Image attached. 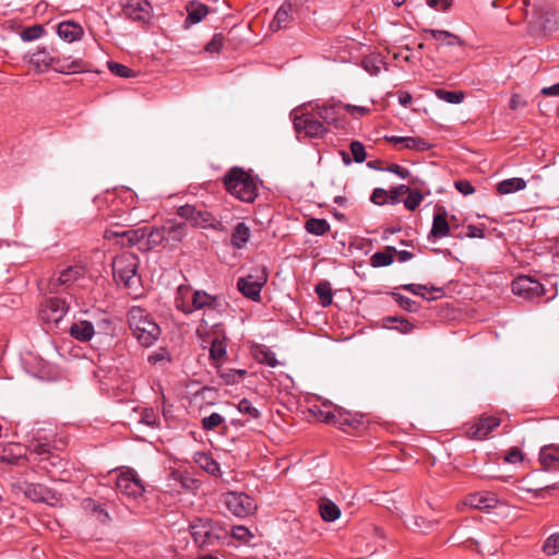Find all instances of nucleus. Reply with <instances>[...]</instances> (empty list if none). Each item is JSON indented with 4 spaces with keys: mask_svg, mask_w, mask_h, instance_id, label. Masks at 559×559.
<instances>
[{
    "mask_svg": "<svg viewBox=\"0 0 559 559\" xmlns=\"http://www.w3.org/2000/svg\"><path fill=\"white\" fill-rule=\"evenodd\" d=\"M189 532L195 546L211 550L229 544V531L219 521L211 518H194L189 522Z\"/></svg>",
    "mask_w": 559,
    "mask_h": 559,
    "instance_id": "obj_1",
    "label": "nucleus"
},
{
    "mask_svg": "<svg viewBox=\"0 0 559 559\" xmlns=\"http://www.w3.org/2000/svg\"><path fill=\"white\" fill-rule=\"evenodd\" d=\"M223 185L228 193L241 202L252 203L258 197L255 179L241 167H231L224 175Z\"/></svg>",
    "mask_w": 559,
    "mask_h": 559,
    "instance_id": "obj_2",
    "label": "nucleus"
},
{
    "mask_svg": "<svg viewBox=\"0 0 559 559\" xmlns=\"http://www.w3.org/2000/svg\"><path fill=\"white\" fill-rule=\"evenodd\" d=\"M116 489L121 496L120 499L128 508L131 509L139 506L140 478L134 469L126 467L119 471L116 476Z\"/></svg>",
    "mask_w": 559,
    "mask_h": 559,
    "instance_id": "obj_3",
    "label": "nucleus"
},
{
    "mask_svg": "<svg viewBox=\"0 0 559 559\" xmlns=\"http://www.w3.org/2000/svg\"><path fill=\"white\" fill-rule=\"evenodd\" d=\"M558 17L554 5L547 1H540L534 5L533 17L530 22L531 32L550 34L557 31Z\"/></svg>",
    "mask_w": 559,
    "mask_h": 559,
    "instance_id": "obj_4",
    "label": "nucleus"
},
{
    "mask_svg": "<svg viewBox=\"0 0 559 559\" xmlns=\"http://www.w3.org/2000/svg\"><path fill=\"white\" fill-rule=\"evenodd\" d=\"M312 110L328 128L331 127L336 131L346 130L348 120L344 114V104L341 102H326L322 105L316 104Z\"/></svg>",
    "mask_w": 559,
    "mask_h": 559,
    "instance_id": "obj_5",
    "label": "nucleus"
},
{
    "mask_svg": "<svg viewBox=\"0 0 559 559\" xmlns=\"http://www.w3.org/2000/svg\"><path fill=\"white\" fill-rule=\"evenodd\" d=\"M293 123L295 131L300 134L305 133L308 138L322 139L329 132V128L316 116V112H294Z\"/></svg>",
    "mask_w": 559,
    "mask_h": 559,
    "instance_id": "obj_6",
    "label": "nucleus"
},
{
    "mask_svg": "<svg viewBox=\"0 0 559 559\" xmlns=\"http://www.w3.org/2000/svg\"><path fill=\"white\" fill-rule=\"evenodd\" d=\"M139 260L133 253H123L112 263L114 276L117 282L123 283L126 288L131 287V283H140V276L136 275Z\"/></svg>",
    "mask_w": 559,
    "mask_h": 559,
    "instance_id": "obj_7",
    "label": "nucleus"
},
{
    "mask_svg": "<svg viewBox=\"0 0 559 559\" xmlns=\"http://www.w3.org/2000/svg\"><path fill=\"white\" fill-rule=\"evenodd\" d=\"M267 276L266 267H257L254 273L240 277L237 287L245 297L259 301L261 289L266 284Z\"/></svg>",
    "mask_w": 559,
    "mask_h": 559,
    "instance_id": "obj_8",
    "label": "nucleus"
},
{
    "mask_svg": "<svg viewBox=\"0 0 559 559\" xmlns=\"http://www.w3.org/2000/svg\"><path fill=\"white\" fill-rule=\"evenodd\" d=\"M224 502L233 514L240 518L251 514L257 509L254 500L243 492H227Z\"/></svg>",
    "mask_w": 559,
    "mask_h": 559,
    "instance_id": "obj_9",
    "label": "nucleus"
},
{
    "mask_svg": "<svg viewBox=\"0 0 559 559\" xmlns=\"http://www.w3.org/2000/svg\"><path fill=\"white\" fill-rule=\"evenodd\" d=\"M50 68L58 73H81L90 70L87 62L82 59H72L71 56L53 50Z\"/></svg>",
    "mask_w": 559,
    "mask_h": 559,
    "instance_id": "obj_10",
    "label": "nucleus"
},
{
    "mask_svg": "<svg viewBox=\"0 0 559 559\" xmlns=\"http://www.w3.org/2000/svg\"><path fill=\"white\" fill-rule=\"evenodd\" d=\"M512 292L524 299H534L542 297L545 294V288L543 284L531 276L521 275L512 282Z\"/></svg>",
    "mask_w": 559,
    "mask_h": 559,
    "instance_id": "obj_11",
    "label": "nucleus"
},
{
    "mask_svg": "<svg viewBox=\"0 0 559 559\" xmlns=\"http://www.w3.org/2000/svg\"><path fill=\"white\" fill-rule=\"evenodd\" d=\"M85 275V267L72 265L55 274L48 284L50 293H58L61 287H68Z\"/></svg>",
    "mask_w": 559,
    "mask_h": 559,
    "instance_id": "obj_12",
    "label": "nucleus"
},
{
    "mask_svg": "<svg viewBox=\"0 0 559 559\" xmlns=\"http://www.w3.org/2000/svg\"><path fill=\"white\" fill-rule=\"evenodd\" d=\"M69 304L60 297L48 298L40 310L41 319L47 323L58 324L69 311Z\"/></svg>",
    "mask_w": 559,
    "mask_h": 559,
    "instance_id": "obj_13",
    "label": "nucleus"
},
{
    "mask_svg": "<svg viewBox=\"0 0 559 559\" xmlns=\"http://www.w3.org/2000/svg\"><path fill=\"white\" fill-rule=\"evenodd\" d=\"M500 424L501 419L499 417L484 414L468 426L466 436L473 440H484L493 429L499 427Z\"/></svg>",
    "mask_w": 559,
    "mask_h": 559,
    "instance_id": "obj_14",
    "label": "nucleus"
},
{
    "mask_svg": "<svg viewBox=\"0 0 559 559\" xmlns=\"http://www.w3.org/2000/svg\"><path fill=\"white\" fill-rule=\"evenodd\" d=\"M298 0H286L276 11L272 22L270 23V31L277 32L287 28L295 20L297 13Z\"/></svg>",
    "mask_w": 559,
    "mask_h": 559,
    "instance_id": "obj_15",
    "label": "nucleus"
},
{
    "mask_svg": "<svg viewBox=\"0 0 559 559\" xmlns=\"http://www.w3.org/2000/svg\"><path fill=\"white\" fill-rule=\"evenodd\" d=\"M24 495L34 502H43L49 506H56L60 501V495L57 491L41 484H27Z\"/></svg>",
    "mask_w": 559,
    "mask_h": 559,
    "instance_id": "obj_16",
    "label": "nucleus"
},
{
    "mask_svg": "<svg viewBox=\"0 0 559 559\" xmlns=\"http://www.w3.org/2000/svg\"><path fill=\"white\" fill-rule=\"evenodd\" d=\"M178 215L190 221L193 225L200 227L214 226L216 218L204 209H198L194 205L186 204L178 209Z\"/></svg>",
    "mask_w": 559,
    "mask_h": 559,
    "instance_id": "obj_17",
    "label": "nucleus"
},
{
    "mask_svg": "<svg viewBox=\"0 0 559 559\" xmlns=\"http://www.w3.org/2000/svg\"><path fill=\"white\" fill-rule=\"evenodd\" d=\"M499 500L492 492H475L468 495L465 500V504L471 508L488 511L497 507Z\"/></svg>",
    "mask_w": 559,
    "mask_h": 559,
    "instance_id": "obj_18",
    "label": "nucleus"
},
{
    "mask_svg": "<svg viewBox=\"0 0 559 559\" xmlns=\"http://www.w3.org/2000/svg\"><path fill=\"white\" fill-rule=\"evenodd\" d=\"M447 216L448 213L444 207L440 206L437 209L432 221V227L428 236L429 239L443 238L450 234V225L448 223Z\"/></svg>",
    "mask_w": 559,
    "mask_h": 559,
    "instance_id": "obj_19",
    "label": "nucleus"
},
{
    "mask_svg": "<svg viewBox=\"0 0 559 559\" xmlns=\"http://www.w3.org/2000/svg\"><path fill=\"white\" fill-rule=\"evenodd\" d=\"M539 462L545 471L559 468V445L547 444L539 451Z\"/></svg>",
    "mask_w": 559,
    "mask_h": 559,
    "instance_id": "obj_20",
    "label": "nucleus"
},
{
    "mask_svg": "<svg viewBox=\"0 0 559 559\" xmlns=\"http://www.w3.org/2000/svg\"><path fill=\"white\" fill-rule=\"evenodd\" d=\"M160 334L162 329L155 321L148 317H142V347L152 346Z\"/></svg>",
    "mask_w": 559,
    "mask_h": 559,
    "instance_id": "obj_21",
    "label": "nucleus"
},
{
    "mask_svg": "<svg viewBox=\"0 0 559 559\" xmlns=\"http://www.w3.org/2000/svg\"><path fill=\"white\" fill-rule=\"evenodd\" d=\"M57 33L60 38L68 43L81 39L84 34L83 27L73 21H63L58 24Z\"/></svg>",
    "mask_w": 559,
    "mask_h": 559,
    "instance_id": "obj_22",
    "label": "nucleus"
},
{
    "mask_svg": "<svg viewBox=\"0 0 559 559\" xmlns=\"http://www.w3.org/2000/svg\"><path fill=\"white\" fill-rule=\"evenodd\" d=\"M401 288L420 296L426 300H436L443 295V288L435 286L428 287L421 284H404Z\"/></svg>",
    "mask_w": 559,
    "mask_h": 559,
    "instance_id": "obj_23",
    "label": "nucleus"
},
{
    "mask_svg": "<svg viewBox=\"0 0 559 559\" xmlns=\"http://www.w3.org/2000/svg\"><path fill=\"white\" fill-rule=\"evenodd\" d=\"M69 334L80 342H88L95 334V325L87 320H80L70 326Z\"/></svg>",
    "mask_w": 559,
    "mask_h": 559,
    "instance_id": "obj_24",
    "label": "nucleus"
},
{
    "mask_svg": "<svg viewBox=\"0 0 559 559\" xmlns=\"http://www.w3.org/2000/svg\"><path fill=\"white\" fill-rule=\"evenodd\" d=\"M27 449L31 454L34 453L41 456V461L49 460L51 465H57V461L59 460V457L57 455L51 454V448L48 442L35 438L29 441Z\"/></svg>",
    "mask_w": 559,
    "mask_h": 559,
    "instance_id": "obj_25",
    "label": "nucleus"
},
{
    "mask_svg": "<svg viewBox=\"0 0 559 559\" xmlns=\"http://www.w3.org/2000/svg\"><path fill=\"white\" fill-rule=\"evenodd\" d=\"M53 50L55 49H51L49 51L46 48H38L34 53L31 55L29 63L36 69L37 72H43L50 69Z\"/></svg>",
    "mask_w": 559,
    "mask_h": 559,
    "instance_id": "obj_26",
    "label": "nucleus"
},
{
    "mask_svg": "<svg viewBox=\"0 0 559 559\" xmlns=\"http://www.w3.org/2000/svg\"><path fill=\"white\" fill-rule=\"evenodd\" d=\"M424 32L444 46L453 47L464 45V40L460 36L448 31L428 28L424 29Z\"/></svg>",
    "mask_w": 559,
    "mask_h": 559,
    "instance_id": "obj_27",
    "label": "nucleus"
},
{
    "mask_svg": "<svg viewBox=\"0 0 559 559\" xmlns=\"http://www.w3.org/2000/svg\"><path fill=\"white\" fill-rule=\"evenodd\" d=\"M104 237L106 239H111L114 237L121 238L120 243L122 247H133L140 241L138 229L106 230Z\"/></svg>",
    "mask_w": 559,
    "mask_h": 559,
    "instance_id": "obj_28",
    "label": "nucleus"
},
{
    "mask_svg": "<svg viewBox=\"0 0 559 559\" xmlns=\"http://www.w3.org/2000/svg\"><path fill=\"white\" fill-rule=\"evenodd\" d=\"M251 236L250 228L245 223H238L231 233V245L237 249H242L248 243Z\"/></svg>",
    "mask_w": 559,
    "mask_h": 559,
    "instance_id": "obj_29",
    "label": "nucleus"
},
{
    "mask_svg": "<svg viewBox=\"0 0 559 559\" xmlns=\"http://www.w3.org/2000/svg\"><path fill=\"white\" fill-rule=\"evenodd\" d=\"M194 462L210 475L216 476L219 474L218 463L209 453L197 452L194 454Z\"/></svg>",
    "mask_w": 559,
    "mask_h": 559,
    "instance_id": "obj_30",
    "label": "nucleus"
},
{
    "mask_svg": "<svg viewBox=\"0 0 559 559\" xmlns=\"http://www.w3.org/2000/svg\"><path fill=\"white\" fill-rule=\"evenodd\" d=\"M188 16L186 24H197L209 13V8L200 2L191 1L187 4Z\"/></svg>",
    "mask_w": 559,
    "mask_h": 559,
    "instance_id": "obj_31",
    "label": "nucleus"
},
{
    "mask_svg": "<svg viewBox=\"0 0 559 559\" xmlns=\"http://www.w3.org/2000/svg\"><path fill=\"white\" fill-rule=\"evenodd\" d=\"M396 249L392 246H386L384 250L374 252L370 258V263L373 267L388 266L393 263V257Z\"/></svg>",
    "mask_w": 559,
    "mask_h": 559,
    "instance_id": "obj_32",
    "label": "nucleus"
},
{
    "mask_svg": "<svg viewBox=\"0 0 559 559\" xmlns=\"http://www.w3.org/2000/svg\"><path fill=\"white\" fill-rule=\"evenodd\" d=\"M319 512L323 521L333 522L341 516L340 508L329 499L321 500Z\"/></svg>",
    "mask_w": 559,
    "mask_h": 559,
    "instance_id": "obj_33",
    "label": "nucleus"
},
{
    "mask_svg": "<svg viewBox=\"0 0 559 559\" xmlns=\"http://www.w3.org/2000/svg\"><path fill=\"white\" fill-rule=\"evenodd\" d=\"M526 181L522 178H509L497 185V191L500 194H509L525 189Z\"/></svg>",
    "mask_w": 559,
    "mask_h": 559,
    "instance_id": "obj_34",
    "label": "nucleus"
},
{
    "mask_svg": "<svg viewBox=\"0 0 559 559\" xmlns=\"http://www.w3.org/2000/svg\"><path fill=\"white\" fill-rule=\"evenodd\" d=\"M217 302V297L212 296L203 290H197L192 294V310L203 309L205 307L213 308Z\"/></svg>",
    "mask_w": 559,
    "mask_h": 559,
    "instance_id": "obj_35",
    "label": "nucleus"
},
{
    "mask_svg": "<svg viewBox=\"0 0 559 559\" xmlns=\"http://www.w3.org/2000/svg\"><path fill=\"white\" fill-rule=\"evenodd\" d=\"M171 361V354L166 347H159L147 356V362L153 367L164 368Z\"/></svg>",
    "mask_w": 559,
    "mask_h": 559,
    "instance_id": "obj_36",
    "label": "nucleus"
},
{
    "mask_svg": "<svg viewBox=\"0 0 559 559\" xmlns=\"http://www.w3.org/2000/svg\"><path fill=\"white\" fill-rule=\"evenodd\" d=\"M361 67L370 74L378 75L382 69L385 67V62L381 56H368L361 60Z\"/></svg>",
    "mask_w": 559,
    "mask_h": 559,
    "instance_id": "obj_37",
    "label": "nucleus"
},
{
    "mask_svg": "<svg viewBox=\"0 0 559 559\" xmlns=\"http://www.w3.org/2000/svg\"><path fill=\"white\" fill-rule=\"evenodd\" d=\"M306 230L316 236H322L330 230V224L324 218H310L306 222Z\"/></svg>",
    "mask_w": 559,
    "mask_h": 559,
    "instance_id": "obj_38",
    "label": "nucleus"
},
{
    "mask_svg": "<svg viewBox=\"0 0 559 559\" xmlns=\"http://www.w3.org/2000/svg\"><path fill=\"white\" fill-rule=\"evenodd\" d=\"M147 227H142V239L146 237V250H151L154 247L160 245L165 239L164 228H154L147 235Z\"/></svg>",
    "mask_w": 559,
    "mask_h": 559,
    "instance_id": "obj_39",
    "label": "nucleus"
},
{
    "mask_svg": "<svg viewBox=\"0 0 559 559\" xmlns=\"http://www.w3.org/2000/svg\"><path fill=\"white\" fill-rule=\"evenodd\" d=\"M46 31L41 24H34L32 26L24 27L20 32V37L24 41H33L45 35Z\"/></svg>",
    "mask_w": 559,
    "mask_h": 559,
    "instance_id": "obj_40",
    "label": "nucleus"
},
{
    "mask_svg": "<svg viewBox=\"0 0 559 559\" xmlns=\"http://www.w3.org/2000/svg\"><path fill=\"white\" fill-rule=\"evenodd\" d=\"M314 290H316L317 295L319 296V298L321 300V305L323 307H328L332 304V299H333L332 288H331V285L329 282H326V281L319 282L316 285Z\"/></svg>",
    "mask_w": 559,
    "mask_h": 559,
    "instance_id": "obj_41",
    "label": "nucleus"
},
{
    "mask_svg": "<svg viewBox=\"0 0 559 559\" xmlns=\"http://www.w3.org/2000/svg\"><path fill=\"white\" fill-rule=\"evenodd\" d=\"M435 94L439 99L449 104H460L464 99V93L461 91H447L443 88H438L436 90Z\"/></svg>",
    "mask_w": 559,
    "mask_h": 559,
    "instance_id": "obj_42",
    "label": "nucleus"
},
{
    "mask_svg": "<svg viewBox=\"0 0 559 559\" xmlns=\"http://www.w3.org/2000/svg\"><path fill=\"white\" fill-rule=\"evenodd\" d=\"M189 293L190 287L187 285H180L177 289L176 307L186 314L192 312L191 306L185 300Z\"/></svg>",
    "mask_w": 559,
    "mask_h": 559,
    "instance_id": "obj_43",
    "label": "nucleus"
},
{
    "mask_svg": "<svg viewBox=\"0 0 559 559\" xmlns=\"http://www.w3.org/2000/svg\"><path fill=\"white\" fill-rule=\"evenodd\" d=\"M390 296L396 301V304L407 312H417L419 310V305L413 299L403 296L399 293L392 292Z\"/></svg>",
    "mask_w": 559,
    "mask_h": 559,
    "instance_id": "obj_44",
    "label": "nucleus"
},
{
    "mask_svg": "<svg viewBox=\"0 0 559 559\" xmlns=\"http://www.w3.org/2000/svg\"><path fill=\"white\" fill-rule=\"evenodd\" d=\"M128 323L133 336L140 341V307L133 306L128 311Z\"/></svg>",
    "mask_w": 559,
    "mask_h": 559,
    "instance_id": "obj_45",
    "label": "nucleus"
},
{
    "mask_svg": "<svg viewBox=\"0 0 559 559\" xmlns=\"http://www.w3.org/2000/svg\"><path fill=\"white\" fill-rule=\"evenodd\" d=\"M122 13L127 19L140 21V0H126L122 5Z\"/></svg>",
    "mask_w": 559,
    "mask_h": 559,
    "instance_id": "obj_46",
    "label": "nucleus"
},
{
    "mask_svg": "<svg viewBox=\"0 0 559 559\" xmlns=\"http://www.w3.org/2000/svg\"><path fill=\"white\" fill-rule=\"evenodd\" d=\"M230 537L234 539H237L243 544H248L253 538V534L246 526L235 525L229 531V538Z\"/></svg>",
    "mask_w": 559,
    "mask_h": 559,
    "instance_id": "obj_47",
    "label": "nucleus"
},
{
    "mask_svg": "<svg viewBox=\"0 0 559 559\" xmlns=\"http://www.w3.org/2000/svg\"><path fill=\"white\" fill-rule=\"evenodd\" d=\"M385 321L386 322H396L397 325L394 326V329L403 334L411 333L415 328V325L413 323H411L407 319L402 318V317H388V318H385Z\"/></svg>",
    "mask_w": 559,
    "mask_h": 559,
    "instance_id": "obj_48",
    "label": "nucleus"
},
{
    "mask_svg": "<svg viewBox=\"0 0 559 559\" xmlns=\"http://www.w3.org/2000/svg\"><path fill=\"white\" fill-rule=\"evenodd\" d=\"M322 406L323 407L314 406L311 409V413L317 420L331 425V420L333 417L332 409L328 408L326 404H323Z\"/></svg>",
    "mask_w": 559,
    "mask_h": 559,
    "instance_id": "obj_49",
    "label": "nucleus"
},
{
    "mask_svg": "<svg viewBox=\"0 0 559 559\" xmlns=\"http://www.w3.org/2000/svg\"><path fill=\"white\" fill-rule=\"evenodd\" d=\"M226 355V345L224 341L215 337L211 343L210 356L211 358L218 360Z\"/></svg>",
    "mask_w": 559,
    "mask_h": 559,
    "instance_id": "obj_50",
    "label": "nucleus"
},
{
    "mask_svg": "<svg viewBox=\"0 0 559 559\" xmlns=\"http://www.w3.org/2000/svg\"><path fill=\"white\" fill-rule=\"evenodd\" d=\"M82 504L84 509L92 510L94 513L98 514V519L103 523H105L109 518L108 513L99 504H97L95 500L91 498L83 500Z\"/></svg>",
    "mask_w": 559,
    "mask_h": 559,
    "instance_id": "obj_51",
    "label": "nucleus"
},
{
    "mask_svg": "<svg viewBox=\"0 0 559 559\" xmlns=\"http://www.w3.org/2000/svg\"><path fill=\"white\" fill-rule=\"evenodd\" d=\"M406 193H407L408 195H407V198L404 200V205H405V207H406L407 210H409V211H415V210L419 206V204L421 203V201H423L424 197H423V194H421L419 191H417V190L413 191V190H411V189H409V191H408V192H406Z\"/></svg>",
    "mask_w": 559,
    "mask_h": 559,
    "instance_id": "obj_52",
    "label": "nucleus"
},
{
    "mask_svg": "<svg viewBox=\"0 0 559 559\" xmlns=\"http://www.w3.org/2000/svg\"><path fill=\"white\" fill-rule=\"evenodd\" d=\"M224 423V417L218 413H212L202 419V428L204 430H214Z\"/></svg>",
    "mask_w": 559,
    "mask_h": 559,
    "instance_id": "obj_53",
    "label": "nucleus"
},
{
    "mask_svg": "<svg viewBox=\"0 0 559 559\" xmlns=\"http://www.w3.org/2000/svg\"><path fill=\"white\" fill-rule=\"evenodd\" d=\"M404 147L417 152H424L430 148V144L423 138L407 136L406 144Z\"/></svg>",
    "mask_w": 559,
    "mask_h": 559,
    "instance_id": "obj_54",
    "label": "nucleus"
},
{
    "mask_svg": "<svg viewBox=\"0 0 559 559\" xmlns=\"http://www.w3.org/2000/svg\"><path fill=\"white\" fill-rule=\"evenodd\" d=\"M544 552L554 556L559 552V533L550 535L544 543Z\"/></svg>",
    "mask_w": 559,
    "mask_h": 559,
    "instance_id": "obj_55",
    "label": "nucleus"
},
{
    "mask_svg": "<svg viewBox=\"0 0 559 559\" xmlns=\"http://www.w3.org/2000/svg\"><path fill=\"white\" fill-rule=\"evenodd\" d=\"M108 69L110 70V72L120 78H130L135 75L131 69H129L124 64L115 61L108 62Z\"/></svg>",
    "mask_w": 559,
    "mask_h": 559,
    "instance_id": "obj_56",
    "label": "nucleus"
},
{
    "mask_svg": "<svg viewBox=\"0 0 559 559\" xmlns=\"http://www.w3.org/2000/svg\"><path fill=\"white\" fill-rule=\"evenodd\" d=\"M350 153L356 163H362L366 160L367 154L365 146L359 141H353L349 145Z\"/></svg>",
    "mask_w": 559,
    "mask_h": 559,
    "instance_id": "obj_57",
    "label": "nucleus"
},
{
    "mask_svg": "<svg viewBox=\"0 0 559 559\" xmlns=\"http://www.w3.org/2000/svg\"><path fill=\"white\" fill-rule=\"evenodd\" d=\"M225 37L222 33H216L213 35L212 39L206 44L205 51L210 53L219 52L224 45Z\"/></svg>",
    "mask_w": 559,
    "mask_h": 559,
    "instance_id": "obj_58",
    "label": "nucleus"
},
{
    "mask_svg": "<svg viewBox=\"0 0 559 559\" xmlns=\"http://www.w3.org/2000/svg\"><path fill=\"white\" fill-rule=\"evenodd\" d=\"M247 374L246 370L242 369H229L227 372H223L221 376L225 379L227 384H234L239 382Z\"/></svg>",
    "mask_w": 559,
    "mask_h": 559,
    "instance_id": "obj_59",
    "label": "nucleus"
},
{
    "mask_svg": "<svg viewBox=\"0 0 559 559\" xmlns=\"http://www.w3.org/2000/svg\"><path fill=\"white\" fill-rule=\"evenodd\" d=\"M238 411L242 414H247L249 415L251 418H259L260 417V412L252 405V403L247 400V399H242L239 403H238Z\"/></svg>",
    "mask_w": 559,
    "mask_h": 559,
    "instance_id": "obj_60",
    "label": "nucleus"
},
{
    "mask_svg": "<svg viewBox=\"0 0 559 559\" xmlns=\"http://www.w3.org/2000/svg\"><path fill=\"white\" fill-rule=\"evenodd\" d=\"M332 415L333 417L331 420V425H334L340 429H344V423H346L347 411L338 406H334L332 409Z\"/></svg>",
    "mask_w": 559,
    "mask_h": 559,
    "instance_id": "obj_61",
    "label": "nucleus"
},
{
    "mask_svg": "<svg viewBox=\"0 0 559 559\" xmlns=\"http://www.w3.org/2000/svg\"><path fill=\"white\" fill-rule=\"evenodd\" d=\"M100 334H109L112 331V322L109 316L103 314L95 323V330Z\"/></svg>",
    "mask_w": 559,
    "mask_h": 559,
    "instance_id": "obj_62",
    "label": "nucleus"
},
{
    "mask_svg": "<svg viewBox=\"0 0 559 559\" xmlns=\"http://www.w3.org/2000/svg\"><path fill=\"white\" fill-rule=\"evenodd\" d=\"M389 198V193L383 188H376L370 197V201L377 205H383Z\"/></svg>",
    "mask_w": 559,
    "mask_h": 559,
    "instance_id": "obj_63",
    "label": "nucleus"
},
{
    "mask_svg": "<svg viewBox=\"0 0 559 559\" xmlns=\"http://www.w3.org/2000/svg\"><path fill=\"white\" fill-rule=\"evenodd\" d=\"M523 453L522 451L514 447V448H511L504 455V461L507 463H519V462H522L523 461Z\"/></svg>",
    "mask_w": 559,
    "mask_h": 559,
    "instance_id": "obj_64",
    "label": "nucleus"
}]
</instances>
